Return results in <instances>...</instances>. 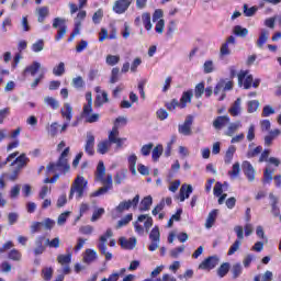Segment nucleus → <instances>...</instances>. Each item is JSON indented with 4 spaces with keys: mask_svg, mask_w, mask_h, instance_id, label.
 Segmentation results:
<instances>
[{
    "mask_svg": "<svg viewBox=\"0 0 281 281\" xmlns=\"http://www.w3.org/2000/svg\"><path fill=\"white\" fill-rule=\"evenodd\" d=\"M69 156V147H66L61 155L59 156V159L57 164L49 162L46 167L47 172H69V161L67 160V157Z\"/></svg>",
    "mask_w": 281,
    "mask_h": 281,
    "instance_id": "1",
    "label": "nucleus"
},
{
    "mask_svg": "<svg viewBox=\"0 0 281 281\" xmlns=\"http://www.w3.org/2000/svg\"><path fill=\"white\" fill-rule=\"evenodd\" d=\"M87 188V180L82 177H77L70 188L69 199H74V194L76 199H82L85 196V189Z\"/></svg>",
    "mask_w": 281,
    "mask_h": 281,
    "instance_id": "2",
    "label": "nucleus"
},
{
    "mask_svg": "<svg viewBox=\"0 0 281 281\" xmlns=\"http://www.w3.org/2000/svg\"><path fill=\"white\" fill-rule=\"evenodd\" d=\"M113 237V231L108 228L105 234L100 237V241L98 244V249L101 251L102 256L105 257V260H111L113 258V254L106 251V240L108 238Z\"/></svg>",
    "mask_w": 281,
    "mask_h": 281,
    "instance_id": "3",
    "label": "nucleus"
},
{
    "mask_svg": "<svg viewBox=\"0 0 281 281\" xmlns=\"http://www.w3.org/2000/svg\"><path fill=\"white\" fill-rule=\"evenodd\" d=\"M67 20L63 18H55L53 20V27L57 31V35L55 36V41H61L65 38V34H67Z\"/></svg>",
    "mask_w": 281,
    "mask_h": 281,
    "instance_id": "4",
    "label": "nucleus"
},
{
    "mask_svg": "<svg viewBox=\"0 0 281 281\" xmlns=\"http://www.w3.org/2000/svg\"><path fill=\"white\" fill-rule=\"evenodd\" d=\"M137 205H139V194L135 195L133 200H126V201L120 202V204L115 207V210L119 214H122L128 211L130 207H133V210H137Z\"/></svg>",
    "mask_w": 281,
    "mask_h": 281,
    "instance_id": "5",
    "label": "nucleus"
},
{
    "mask_svg": "<svg viewBox=\"0 0 281 281\" xmlns=\"http://www.w3.org/2000/svg\"><path fill=\"white\" fill-rule=\"evenodd\" d=\"M233 89L234 82L222 79L217 82L214 89V94L218 95V93H222L220 100H225V91H232Z\"/></svg>",
    "mask_w": 281,
    "mask_h": 281,
    "instance_id": "6",
    "label": "nucleus"
},
{
    "mask_svg": "<svg viewBox=\"0 0 281 281\" xmlns=\"http://www.w3.org/2000/svg\"><path fill=\"white\" fill-rule=\"evenodd\" d=\"M238 86L244 89H251V85H254V76L249 75V70H240L237 75Z\"/></svg>",
    "mask_w": 281,
    "mask_h": 281,
    "instance_id": "7",
    "label": "nucleus"
},
{
    "mask_svg": "<svg viewBox=\"0 0 281 281\" xmlns=\"http://www.w3.org/2000/svg\"><path fill=\"white\" fill-rule=\"evenodd\" d=\"M108 140L110 144H116L117 148H122L124 142H126V138H120V130H117V125H114L109 132Z\"/></svg>",
    "mask_w": 281,
    "mask_h": 281,
    "instance_id": "8",
    "label": "nucleus"
},
{
    "mask_svg": "<svg viewBox=\"0 0 281 281\" xmlns=\"http://www.w3.org/2000/svg\"><path fill=\"white\" fill-rule=\"evenodd\" d=\"M220 259L217 256H211L204 259L200 265L199 269L202 271H212V269H216L218 267Z\"/></svg>",
    "mask_w": 281,
    "mask_h": 281,
    "instance_id": "9",
    "label": "nucleus"
},
{
    "mask_svg": "<svg viewBox=\"0 0 281 281\" xmlns=\"http://www.w3.org/2000/svg\"><path fill=\"white\" fill-rule=\"evenodd\" d=\"M194 122V119L192 117V115H189L186 117L183 124H180L178 126V132L181 135H184L186 137L192 135V124Z\"/></svg>",
    "mask_w": 281,
    "mask_h": 281,
    "instance_id": "10",
    "label": "nucleus"
},
{
    "mask_svg": "<svg viewBox=\"0 0 281 281\" xmlns=\"http://www.w3.org/2000/svg\"><path fill=\"white\" fill-rule=\"evenodd\" d=\"M133 0H117L114 2L113 11L116 14H124L131 8Z\"/></svg>",
    "mask_w": 281,
    "mask_h": 281,
    "instance_id": "11",
    "label": "nucleus"
},
{
    "mask_svg": "<svg viewBox=\"0 0 281 281\" xmlns=\"http://www.w3.org/2000/svg\"><path fill=\"white\" fill-rule=\"evenodd\" d=\"M94 148H95V136L93 135V133L88 132L86 137L85 151L88 155L93 156L95 154Z\"/></svg>",
    "mask_w": 281,
    "mask_h": 281,
    "instance_id": "12",
    "label": "nucleus"
},
{
    "mask_svg": "<svg viewBox=\"0 0 281 281\" xmlns=\"http://www.w3.org/2000/svg\"><path fill=\"white\" fill-rule=\"evenodd\" d=\"M241 168L244 170V175L247 177L248 181L254 182L256 181V169H254V166L251 162L245 160L241 165Z\"/></svg>",
    "mask_w": 281,
    "mask_h": 281,
    "instance_id": "13",
    "label": "nucleus"
},
{
    "mask_svg": "<svg viewBox=\"0 0 281 281\" xmlns=\"http://www.w3.org/2000/svg\"><path fill=\"white\" fill-rule=\"evenodd\" d=\"M45 236H37L35 238V248H34V255L35 256H41L42 254H45V245L43 243H45Z\"/></svg>",
    "mask_w": 281,
    "mask_h": 281,
    "instance_id": "14",
    "label": "nucleus"
},
{
    "mask_svg": "<svg viewBox=\"0 0 281 281\" xmlns=\"http://www.w3.org/2000/svg\"><path fill=\"white\" fill-rule=\"evenodd\" d=\"M240 104H243V100L240 98H237L236 101L228 109V113L233 117H238V115L243 113V108L240 106Z\"/></svg>",
    "mask_w": 281,
    "mask_h": 281,
    "instance_id": "15",
    "label": "nucleus"
},
{
    "mask_svg": "<svg viewBox=\"0 0 281 281\" xmlns=\"http://www.w3.org/2000/svg\"><path fill=\"white\" fill-rule=\"evenodd\" d=\"M27 164H30V158H27L25 154H21L15 158L14 162H11V166H16L15 170H21L25 168Z\"/></svg>",
    "mask_w": 281,
    "mask_h": 281,
    "instance_id": "16",
    "label": "nucleus"
},
{
    "mask_svg": "<svg viewBox=\"0 0 281 281\" xmlns=\"http://www.w3.org/2000/svg\"><path fill=\"white\" fill-rule=\"evenodd\" d=\"M119 243L123 249H135V245H137V238L131 237L126 239V237H121Z\"/></svg>",
    "mask_w": 281,
    "mask_h": 281,
    "instance_id": "17",
    "label": "nucleus"
},
{
    "mask_svg": "<svg viewBox=\"0 0 281 281\" xmlns=\"http://www.w3.org/2000/svg\"><path fill=\"white\" fill-rule=\"evenodd\" d=\"M35 14H37L38 23H45V19L49 16V7H40L35 10Z\"/></svg>",
    "mask_w": 281,
    "mask_h": 281,
    "instance_id": "18",
    "label": "nucleus"
},
{
    "mask_svg": "<svg viewBox=\"0 0 281 281\" xmlns=\"http://www.w3.org/2000/svg\"><path fill=\"white\" fill-rule=\"evenodd\" d=\"M229 123V116L224 115V116H217L214 121H213V126L216 131H221V128H224V126L226 124Z\"/></svg>",
    "mask_w": 281,
    "mask_h": 281,
    "instance_id": "19",
    "label": "nucleus"
},
{
    "mask_svg": "<svg viewBox=\"0 0 281 281\" xmlns=\"http://www.w3.org/2000/svg\"><path fill=\"white\" fill-rule=\"evenodd\" d=\"M192 186L191 184H182L180 188V201L183 203L186 199H190V194H192Z\"/></svg>",
    "mask_w": 281,
    "mask_h": 281,
    "instance_id": "20",
    "label": "nucleus"
},
{
    "mask_svg": "<svg viewBox=\"0 0 281 281\" xmlns=\"http://www.w3.org/2000/svg\"><path fill=\"white\" fill-rule=\"evenodd\" d=\"M218 216V210L214 209L212 212L209 213L205 222L206 229H212L214 227V223H216V217Z\"/></svg>",
    "mask_w": 281,
    "mask_h": 281,
    "instance_id": "21",
    "label": "nucleus"
},
{
    "mask_svg": "<svg viewBox=\"0 0 281 281\" xmlns=\"http://www.w3.org/2000/svg\"><path fill=\"white\" fill-rule=\"evenodd\" d=\"M111 146H112V144L108 139L101 140L97 145V153H99V155H106V153H109V150H111Z\"/></svg>",
    "mask_w": 281,
    "mask_h": 281,
    "instance_id": "22",
    "label": "nucleus"
},
{
    "mask_svg": "<svg viewBox=\"0 0 281 281\" xmlns=\"http://www.w3.org/2000/svg\"><path fill=\"white\" fill-rule=\"evenodd\" d=\"M61 117L66 120V122H71L72 113H74V108H71V104L65 103L64 108L60 110Z\"/></svg>",
    "mask_w": 281,
    "mask_h": 281,
    "instance_id": "23",
    "label": "nucleus"
},
{
    "mask_svg": "<svg viewBox=\"0 0 281 281\" xmlns=\"http://www.w3.org/2000/svg\"><path fill=\"white\" fill-rule=\"evenodd\" d=\"M269 199L271 201V214L274 217L280 216V207H278V198L273 193H270Z\"/></svg>",
    "mask_w": 281,
    "mask_h": 281,
    "instance_id": "24",
    "label": "nucleus"
},
{
    "mask_svg": "<svg viewBox=\"0 0 281 281\" xmlns=\"http://www.w3.org/2000/svg\"><path fill=\"white\" fill-rule=\"evenodd\" d=\"M138 222L144 223L145 232L148 234V232H150V227H153V217L148 214H143L138 216Z\"/></svg>",
    "mask_w": 281,
    "mask_h": 281,
    "instance_id": "25",
    "label": "nucleus"
},
{
    "mask_svg": "<svg viewBox=\"0 0 281 281\" xmlns=\"http://www.w3.org/2000/svg\"><path fill=\"white\" fill-rule=\"evenodd\" d=\"M279 135H281L280 130L277 128L270 131L269 134L265 136V146H271V144H273V139H276V137H279Z\"/></svg>",
    "mask_w": 281,
    "mask_h": 281,
    "instance_id": "26",
    "label": "nucleus"
},
{
    "mask_svg": "<svg viewBox=\"0 0 281 281\" xmlns=\"http://www.w3.org/2000/svg\"><path fill=\"white\" fill-rule=\"evenodd\" d=\"M98 259V252L93 249H87L83 256V262L86 265H91V262H94V260Z\"/></svg>",
    "mask_w": 281,
    "mask_h": 281,
    "instance_id": "27",
    "label": "nucleus"
},
{
    "mask_svg": "<svg viewBox=\"0 0 281 281\" xmlns=\"http://www.w3.org/2000/svg\"><path fill=\"white\" fill-rule=\"evenodd\" d=\"M194 97V93L192 90H188L183 92L181 99H180V109H186V105L188 102H192V98Z\"/></svg>",
    "mask_w": 281,
    "mask_h": 281,
    "instance_id": "28",
    "label": "nucleus"
},
{
    "mask_svg": "<svg viewBox=\"0 0 281 281\" xmlns=\"http://www.w3.org/2000/svg\"><path fill=\"white\" fill-rule=\"evenodd\" d=\"M127 162L132 175L135 177L137 175V156L135 154H132L127 158Z\"/></svg>",
    "mask_w": 281,
    "mask_h": 281,
    "instance_id": "29",
    "label": "nucleus"
},
{
    "mask_svg": "<svg viewBox=\"0 0 281 281\" xmlns=\"http://www.w3.org/2000/svg\"><path fill=\"white\" fill-rule=\"evenodd\" d=\"M150 205H153V196H145L139 204V212H148L150 210Z\"/></svg>",
    "mask_w": 281,
    "mask_h": 281,
    "instance_id": "30",
    "label": "nucleus"
},
{
    "mask_svg": "<svg viewBox=\"0 0 281 281\" xmlns=\"http://www.w3.org/2000/svg\"><path fill=\"white\" fill-rule=\"evenodd\" d=\"M267 41H269V31L262 29L259 38L257 40V47H259V49H262Z\"/></svg>",
    "mask_w": 281,
    "mask_h": 281,
    "instance_id": "31",
    "label": "nucleus"
},
{
    "mask_svg": "<svg viewBox=\"0 0 281 281\" xmlns=\"http://www.w3.org/2000/svg\"><path fill=\"white\" fill-rule=\"evenodd\" d=\"M38 69H41V63L38 61H33L32 65L27 66L23 74L25 76V74H31V76H36V74L38 72Z\"/></svg>",
    "mask_w": 281,
    "mask_h": 281,
    "instance_id": "32",
    "label": "nucleus"
},
{
    "mask_svg": "<svg viewBox=\"0 0 281 281\" xmlns=\"http://www.w3.org/2000/svg\"><path fill=\"white\" fill-rule=\"evenodd\" d=\"M142 22L144 24L145 30H147V32H150V30H153V22H150V13L144 12L142 14Z\"/></svg>",
    "mask_w": 281,
    "mask_h": 281,
    "instance_id": "33",
    "label": "nucleus"
},
{
    "mask_svg": "<svg viewBox=\"0 0 281 281\" xmlns=\"http://www.w3.org/2000/svg\"><path fill=\"white\" fill-rule=\"evenodd\" d=\"M243 124H240V121H237L235 123H229L227 131H226V135L228 137H232L234 135V133H236V131H238V128H241Z\"/></svg>",
    "mask_w": 281,
    "mask_h": 281,
    "instance_id": "34",
    "label": "nucleus"
},
{
    "mask_svg": "<svg viewBox=\"0 0 281 281\" xmlns=\"http://www.w3.org/2000/svg\"><path fill=\"white\" fill-rule=\"evenodd\" d=\"M42 224V229H46L48 232H52L54 227L56 226V221L46 217L43 222H40Z\"/></svg>",
    "mask_w": 281,
    "mask_h": 281,
    "instance_id": "35",
    "label": "nucleus"
},
{
    "mask_svg": "<svg viewBox=\"0 0 281 281\" xmlns=\"http://www.w3.org/2000/svg\"><path fill=\"white\" fill-rule=\"evenodd\" d=\"M273 272L267 270L263 274H257L254 278V281H272Z\"/></svg>",
    "mask_w": 281,
    "mask_h": 281,
    "instance_id": "36",
    "label": "nucleus"
},
{
    "mask_svg": "<svg viewBox=\"0 0 281 281\" xmlns=\"http://www.w3.org/2000/svg\"><path fill=\"white\" fill-rule=\"evenodd\" d=\"M131 221H133V213H130L125 215L122 220H120L116 224V229H122V227H126V225H128Z\"/></svg>",
    "mask_w": 281,
    "mask_h": 281,
    "instance_id": "37",
    "label": "nucleus"
},
{
    "mask_svg": "<svg viewBox=\"0 0 281 281\" xmlns=\"http://www.w3.org/2000/svg\"><path fill=\"white\" fill-rule=\"evenodd\" d=\"M235 153H236V146L231 145L225 154V159H224L225 164H232Z\"/></svg>",
    "mask_w": 281,
    "mask_h": 281,
    "instance_id": "38",
    "label": "nucleus"
},
{
    "mask_svg": "<svg viewBox=\"0 0 281 281\" xmlns=\"http://www.w3.org/2000/svg\"><path fill=\"white\" fill-rule=\"evenodd\" d=\"M233 32L236 36H239L240 38H245L247 36V34H249V30H247L240 25L234 26Z\"/></svg>",
    "mask_w": 281,
    "mask_h": 281,
    "instance_id": "39",
    "label": "nucleus"
},
{
    "mask_svg": "<svg viewBox=\"0 0 281 281\" xmlns=\"http://www.w3.org/2000/svg\"><path fill=\"white\" fill-rule=\"evenodd\" d=\"M106 175V167L103 161H99L97 166V179L100 181Z\"/></svg>",
    "mask_w": 281,
    "mask_h": 281,
    "instance_id": "40",
    "label": "nucleus"
},
{
    "mask_svg": "<svg viewBox=\"0 0 281 281\" xmlns=\"http://www.w3.org/2000/svg\"><path fill=\"white\" fill-rule=\"evenodd\" d=\"M162 154H164V146L157 145L151 151V157L154 161H158Z\"/></svg>",
    "mask_w": 281,
    "mask_h": 281,
    "instance_id": "41",
    "label": "nucleus"
},
{
    "mask_svg": "<svg viewBox=\"0 0 281 281\" xmlns=\"http://www.w3.org/2000/svg\"><path fill=\"white\" fill-rule=\"evenodd\" d=\"M113 187H109V184H103V187H101L99 190L92 192L90 194L91 198H95V196H101V194H106V192H109V190H112Z\"/></svg>",
    "mask_w": 281,
    "mask_h": 281,
    "instance_id": "42",
    "label": "nucleus"
},
{
    "mask_svg": "<svg viewBox=\"0 0 281 281\" xmlns=\"http://www.w3.org/2000/svg\"><path fill=\"white\" fill-rule=\"evenodd\" d=\"M106 65L115 67L120 63V55H108L105 58Z\"/></svg>",
    "mask_w": 281,
    "mask_h": 281,
    "instance_id": "43",
    "label": "nucleus"
},
{
    "mask_svg": "<svg viewBox=\"0 0 281 281\" xmlns=\"http://www.w3.org/2000/svg\"><path fill=\"white\" fill-rule=\"evenodd\" d=\"M127 172H128V170H126V169H122L121 171L116 172V175L114 177V181H115L116 186H120L122 183V181H124V179H126Z\"/></svg>",
    "mask_w": 281,
    "mask_h": 281,
    "instance_id": "44",
    "label": "nucleus"
},
{
    "mask_svg": "<svg viewBox=\"0 0 281 281\" xmlns=\"http://www.w3.org/2000/svg\"><path fill=\"white\" fill-rule=\"evenodd\" d=\"M160 238L161 233L159 232V226H155L149 234V239L151 241H160Z\"/></svg>",
    "mask_w": 281,
    "mask_h": 281,
    "instance_id": "45",
    "label": "nucleus"
},
{
    "mask_svg": "<svg viewBox=\"0 0 281 281\" xmlns=\"http://www.w3.org/2000/svg\"><path fill=\"white\" fill-rule=\"evenodd\" d=\"M44 102L47 106H52L54 110L60 106V103H58V100L54 99V97H45Z\"/></svg>",
    "mask_w": 281,
    "mask_h": 281,
    "instance_id": "46",
    "label": "nucleus"
},
{
    "mask_svg": "<svg viewBox=\"0 0 281 281\" xmlns=\"http://www.w3.org/2000/svg\"><path fill=\"white\" fill-rule=\"evenodd\" d=\"M54 276V269L52 267H46L42 270V278L45 281L52 280V277Z\"/></svg>",
    "mask_w": 281,
    "mask_h": 281,
    "instance_id": "47",
    "label": "nucleus"
},
{
    "mask_svg": "<svg viewBox=\"0 0 281 281\" xmlns=\"http://www.w3.org/2000/svg\"><path fill=\"white\" fill-rule=\"evenodd\" d=\"M231 179H236L240 175V162H235L233 169L228 171Z\"/></svg>",
    "mask_w": 281,
    "mask_h": 281,
    "instance_id": "48",
    "label": "nucleus"
},
{
    "mask_svg": "<svg viewBox=\"0 0 281 281\" xmlns=\"http://www.w3.org/2000/svg\"><path fill=\"white\" fill-rule=\"evenodd\" d=\"M71 85L75 89H85V79L81 76L75 77Z\"/></svg>",
    "mask_w": 281,
    "mask_h": 281,
    "instance_id": "49",
    "label": "nucleus"
},
{
    "mask_svg": "<svg viewBox=\"0 0 281 281\" xmlns=\"http://www.w3.org/2000/svg\"><path fill=\"white\" fill-rule=\"evenodd\" d=\"M273 169L266 168L263 172V183H271L273 181Z\"/></svg>",
    "mask_w": 281,
    "mask_h": 281,
    "instance_id": "50",
    "label": "nucleus"
},
{
    "mask_svg": "<svg viewBox=\"0 0 281 281\" xmlns=\"http://www.w3.org/2000/svg\"><path fill=\"white\" fill-rule=\"evenodd\" d=\"M45 245H47L52 249H58V247H60V238L55 237L52 240L49 238H47Z\"/></svg>",
    "mask_w": 281,
    "mask_h": 281,
    "instance_id": "51",
    "label": "nucleus"
},
{
    "mask_svg": "<svg viewBox=\"0 0 281 281\" xmlns=\"http://www.w3.org/2000/svg\"><path fill=\"white\" fill-rule=\"evenodd\" d=\"M246 139L248 142H254L256 139V125L250 124L247 131Z\"/></svg>",
    "mask_w": 281,
    "mask_h": 281,
    "instance_id": "52",
    "label": "nucleus"
},
{
    "mask_svg": "<svg viewBox=\"0 0 281 281\" xmlns=\"http://www.w3.org/2000/svg\"><path fill=\"white\" fill-rule=\"evenodd\" d=\"M57 261L59 265L64 266V265H70L71 263V254L68 255H59L57 257Z\"/></svg>",
    "mask_w": 281,
    "mask_h": 281,
    "instance_id": "53",
    "label": "nucleus"
},
{
    "mask_svg": "<svg viewBox=\"0 0 281 281\" xmlns=\"http://www.w3.org/2000/svg\"><path fill=\"white\" fill-rule=\"evenodd\" d=\"M9 260H13L15 262L21 261L22 255L21 251L16 250V249H12L9 255H8Z\"/></svg>",
    "mask_w": 281,
    "mask_h": 281,
    "instance_id": "54",
    "label": "nucleus"
},
{
    "mask_svg": "<svg viewBox=\"0 0 281 281\" xmlns=\"http://www.w3.org/2000/svg\"><path fill=\"white\" fill-rule=\"evenodd\" d=\"M226 273H229V263L225 262L222 263L221 267L217 269V276L221 278H225Z\"/></svg>",
    "mask_w": 281,
    "mask_h": 281,
    "instance_id": "55",
    "label": "nucleus"
},
{
    "mask_svg": "<svg viewBox=\"0 0 281 281\" xmlns=\"http://www.w3.org/2000/svg\"><path fill=\"white\" fill-rule=\"evenodd\" d=\"M32 49L33 52H35V54H38V52H43V49H45V42L43 40H38L32 45Z\"/></svg>",
    "mask_w": 281,
    "mask_h": 281,
    "instance_id": "56",
    "label": "nucleus"
},
{
    "mask_svg": "<svg viewBox=\"0 0 281 281\" xmlns=\"http://www.w3.org/2000/svg\"><path fill=\"white\" fill-rule=\"evenodd\" d=\"M69 214H71V212L66 211L64 213H61L58 218H57V225H59V227H63V225H65V223H67V218H69Z\"/></svg>",
    "mask_w": 281,
    "mask_h": 281,
    "instance_id": "57",
    "label": "nucleus"
},
{
    "mask_svg": "<svg viewBox=\"0 0 281 281\" xmlns=\"http://www.w3.org/2000/svg\"><path fill=\"white\" fill-rule=\"evenodd\" d=\"M54 76H63L65 74V63L60 61L53 68Z\"/></svg>",
    "mask_w": 281,
    "mask_h": 281,
    "instance_id": "58",
    "label": "nucleus"
},
{
    "mask_svg": "<svg viewBox=\"0 0 281 281\" xmlns=\"http://www.w3.org/2000/svg\"><path fill=\"white\" fill-rule=\"evenodd\" d=\"M232 273L234 280H236V278H239L240 273H243V266L240 263H235L232 268Z\"/></svg>",
    "mask_w": 281,
    "mask_h": 281,
    "instance_id": "59",
    "label": "nucleus"
},
{
    "mask_svg": "<svg viewBox=\"0 0 281 281\" xmlns=\"http://www.w3.org/2000/svg\"><path fill=\"white\" fill-rule=\"evenodd\" d=\"M120 80V68L115 67L111 71V78H110V83L115 85Z\"/></svg>",
    "mask_w": 281,
    "mask_h": 281,
    "instance_id": "60",
    "label": "nucleus"
},
{
    "mask_svg": "<svg viewBox=\"0 0 281 281\" xmlns=\"http://www.w3.org/2000/svg\"><path fill=\"white\" fill-rule=\"evenodd\" d=\"M186 251V246H179L177 248H173L169 251V255L171 258H179V254H183Z\"/></svg>",
    "mask_w": 281,
    "mask_h": 281,
    "instance_id": "61",
    "label": "nucleus"
},
{
    "mask_svg": "<svg viewBox=\"0 0 281 281\" xmlns=\"http://www.w3.org/2000/svg\"><path fill=\"white\" fill-rule=\"evenodd\" d=\"M244 14L245 16H254L258 12V7L249 8L247 4H244Z\"/></svg>",
    "mask_w": 281,
    "mask_h": 281,
    "instance_id": "62",
    "label": "nucleus"
},
{
    "mask_svg": "<svg viewBox=\"0 0 281 281\" xmlns=\"http://www.w3.org/2000/svg\"><path fill=\"white\" fill-rule=\"evenodd\" d=\"M102 16H104V11L102 9H99L94 14L92 15V22L98 25L102 21Z\"/></svg>",
    "mask_w": 281,
    "mask_h": 281,
    "instance_id": "63",
    "label": "nucleus"
},
{
    "mask_svg": "<svg viewBox=\"0 0 281 281\" xmlns=\"http://www.w3.org/2000/svg\"><path fill=\"white\" fill-rule=\"evenodd\" d=\"M204 74H212L214 71V61L206 60L203 65Z\"/></svg>",
    "mask_w": 281,
    "mask_h": 281,
    "instance_id": "64",
    "label": "nucleus"
}]
</instances>
